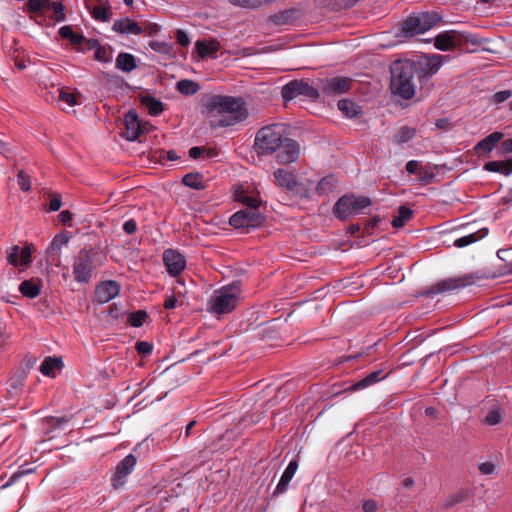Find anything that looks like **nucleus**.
<instances>
[{"label":"nucleus","instance_id":"obj_33","mask_svg":"<svg viewBox=\"0 0 512 512\" xmlns=\"http://www.w3.org/2000/svg\"><path fill=\"white\" fill-rule=\"evenodd\" d=\"M63 367V361L58 357H46L40 365V372L45 376H53L54 370H60Z\"/></svg>","mask_w":512,"mask_h":512},{"label":"nucleus","instance_id":"obj_42","mask_svg":"<svg viewBox=\"0 0 512 512\" xmlns=\"http://www.w3.org/2000/svg\"><path fill=\"white\" fill-rule=\"evenodd\" d=\"M111 10L109 6L97 5L92 8L91 15L95 20L107 22L111 18Z\"/></svg>","mask_w":512,"mask_h":512},{"label":"nucleus","instance_id":"obj_18","mask_svg":"<svg viewBox=\"0 0 512 512\" xmlns=\"http://www.w3.org/2000/svg\"><path fill=\"white\" fill-rule=\"evenodd\" d=\"M459 36L457 30H449L438 34L434 38V46L440 51L459 49Z\"/></svg>","mask_w":512,"mask_h":512},{"label":"nucleus","instance_id":"obj_29","mask_svg":"<svg viewBox=\"0 0 512 512\" xmlns=\"http://www.w3.org/2000/svg\"><path fill=\"white\" fill-rule=\"evenodd\" d=\"M338 185V180L334 175L323 177L316 186V193L319 196L328 195L332 193Z\"/></svg>","mask_w":512,"mask_h":512},{"label":"nucleus","instance_id":"obj_48","mask_svg":"<svg viewBox=\"0 0 512 512\" xmlns=\"http://www.w3.org/2000/svg\"><path fill=\"white\" fill-rule=\"evenodd\" d=\"M288 191L301 198L310 197V188H308L304 183L299 182L297 179L295 180L294 185H292Z\"/></svg>","mask_w":512,"mask_h":512},{"label":"nucleus","instance_id":"obj_47","mask_svg":"<svg viewBox=\"0 0 512 512\" xmlns=\"http://www.w3.org/2000/svg\"><path fill=\"white\" fill-rule=\"evenodd\" d=\"M372 200L367 196L354 195V216L361 213L365 208L372 206Z\"/></svg>","mask_w":512,"mask_h":512},{"label":"nucleus","instance_id":"obj_10","mask_svg":"<svg viewBox=\"0 0 512 512\" xmlns=\"http://www.w3.org/2000/svg\"><path fill=\"white\" fill-rule=\"evenodd\" d=\"M350 433L340 439L329 454V460L343 468L352 464V438Z\"/></svg>","mask_w":512,"mask_h":512},{"label":"nucleus","instance_id":"obj_38","mask_svg":"<svg viewBox=\"0 0 512 512\" xmlns=\"http://www.w3.org/2000/svg\"><path fill=\"white\" fill-rule=\"evenodd\" d=\"M176 88L181 94L186 95V96H191V95L196 94L199 91L200 86L198 83H196L192 80L182 79L177 82Z\"/></svg>","mask_w":512,"mask_h":512},{"label":"nucleus","instance_id":"obj_46","mask_svg":"<svg viewBox=\"0 0 512 512\" xmlns=\"http://www.w3.org/2000/svg\"><path fill=\"white\" fill-rule=\"evenodd\" d=\"M91 42L92 47L95 48V59L99 62L108 63L111 60V57L109 56L107 50L101 45H99L98 40H93Z\"/></svg>","mask_w":512,"mask_h":512},{"label":"nucleus","instance_id":"obj_12","mask_svg":"<svg viewBox=\"0 0 512 512\" xmlns=\"http://www.w3.org/2000/svg\"><path fill=\"white\" fill-rule=\"evenodd\" d=\"M319 88L326 96H339L350 90L352 79L348 77H332L319 80Z\"/></svg>","mask_w":512,"mask_h":512},{"label":"nucleus","instance_id":"obj_60","mask_svg":"<svg viewBox=\"0 0 512 512\" xmlns=\"http://www.w3.org/2000/svg\"><path fill=\"white\" fill-rule=\"evenodd\" d=\"M511 96H512V91L511 90H502V91L496 92L493 95V101L495 103L499 104V103H502V102L506 101Z\"/></svg>","mask_w":512,"mask_h":512},{"label":"nucleus","instance_id":"obj_24","mask_svg":"<svg viewBox=\"0 0 512 512\" xmlns=\"http://www.w3.org/2000/svg\"><path fill=\"white\" fill-rule=\"evenodd\" d=\"M19 292L27 298H36L42 289V281L37 278L24 280L19 285Z\"/></svg>","mask_w":512,"mask_h":512},{"label":"nucleus","instance_id":"obj_14","mask_svg":"<svg viewBox=\"0 0 512 512\" xmlns=\"http://www.w3.org/2000/svg\"><path fill=\"white\" fill-rule=\"evenodd\" d=\"M136 463V457L130 453L117 464L111 478V485L114 489H119L126 483L127 477L133 472Z\"/></svg>","mask_w":512,"mask_h":512},{"label":"nucleus","instance_id":"obj_2","mask_svg":"<svg viewBox=\"0 0 512 512\" xmlns=\"http://www.w3.org/2000/svg\"><path fill=\"white\" fill-rule=\"evenodd\" d=\"M391 94L399 100H411L416 94L415 66L412 59H396L389 67Z\"/></svg>","mask_w":512,"mask_h":512},{"label":"nucleus","instance_id":"obj_58","mask_svg":"<svg viewBox=\"0 0 512 512\" xmlns=\"http://www.w3.org/2000/svg\"><path fill=\"white\" fill-rule=\"evenodd\" d=\"M45 421L54 428H62L64 424L68 423L65 417H47Z\"/></svg>","mask_w":512,"mask_h":512},{"label":"nucleus","instance_id":"obj_40","mask_svg":"<svg viewBox=\"0 0 512 512\" xmlns=\"http://www.w3.org/2000/svg\"><path fill=\"white\" fill-rule=\"evenodd\" d=\"M470 492L468 489H461L460 491L449 495L445 500V508H451L454 505L464 502L469 499Z\"/></svg>","mask_w":512,"mask_h":512},{"label":"nucleus","instance_id":"obj_5","mask_svg":"<svg viewBox=\"0 0 512 512\" xmlns=\"http://www.w3.org/2000/svg\"><path fill=\"white\" fill-rule=\"evenodd\" d=\"M449 58V55L441 54H423L418 59L413 60L415 66V75L422 84L431 79L441 68L443 62Z\"/></svg>","mask_w":512,"mask_h":512},{"label":"nucleus","instance_id":"obj_7","mask_svg":"<svg viewBox=\"0 0 512 512\" xmlns=\"http://www.w3.org/2000/svg\"><path fill=\"white\" fill-rule=\"evenodd\" d=\"M281 95L284 102L291 101L297 97L314 101L320 97V91L308 81L301 79L292 80L285 84L282 88Z\"/></svg>","mask_w":512,"mask_h":512},{"label":"nucleus","instance_id":"obj_37","mask_svg":"<svg viewBox=\"0 0 512 512\" xmlns=\"http://www.w3.org/2000/svg\"><path fill=\"white\" fill-rule=\"evenodd\" d=\"M425 32L436 26L442 17L437 12H422L418 14Z\"/></svg>","mask_w":512,"mask_h":512},{"label":"nucleus","instance_id":"obj_59","mask_svg":"<svg viewBox=\"0 0 512 512\" xmlns=\"http://www.w3.org/2000/svg\"><path fill=\"white\" fill-rule=\"evenodd\" d=\"M177 43L181 46H187L190 43L189 36L182 29H177L175 32Z\"/></svg>","mask_w":512,"mask_h":512},{"label":"nucleus","instance_id":"obj_21","mask_svg":"<svg viewBox=\"0 0 512 512\" xmlns=\"http://www.w3.org/2000/svg\"><path fill=\"white\" fill-rule=\"evenodd\" d=\"M298 469V460L292 459L286 469L284 470L276 488L273 491V496H278L285 493L289 488V483L293 479Z\"/></svg>","mask_w":512,"mask_h":512},{"label":"nucleus","instance_id":"obj_43","mask_svg":"<svg viewBox=\"0 0 512 512\" xmlns=\"http://www.w3.org/2000/svg\"><path fill=\"white\" fill-rule=\"evenodd\" d=\"M354 91L368 97H373L378 93V89L375 85L372 86L370 83L366 85L358 79H354Z\"/></svg>","mask_w":512,"mask_h":512},{"label":"nucleus","instance_id":"obj_31","mask_svg":"<svg viewBox=\"0 0 512 512\" xmlns=\"http://www.w3.org/2000/svg\"><path fill=\"white\" fill-rule=\"evenodd\" d=\"M140 103L148 109L149 114L152 116H157L164 110L163 103L150 95L141 96Z\"/></svg>","mask_w":512,"mask_h":512},{"label":"nucleus","instance_id":"obj_22","mask_svg":"<svg viewBox=\"0 0 512 512\" xmlns=\"http://www.w3.org/2000/svg\"><path fill=\"white\" fill-rule=\"evenodd\" d=\"M112 29L120 34L125 35H140L143 32L142 26L128 17L116 20Z\"/></svg>","mask_w":512,"mask_h":512},{"label":"nucleus","instance_id":"obj_61","mask_svg":"<svg viewBox=\"0 0 512 512\" xmlns=\"http://www.w3.org/2000/svg\"><path fill=\"white\" fill-rule=\"evenodd\" d=\"M67 244V239L63 235H57L54 237L51 243V249L54 251H58L62 248V246Z\"/></svg>","mask_w":512,"mask_h":512},{"label":"nucleus","instance_id":"obj_13","mask_svg":"<svg viewBox=\"0 0 512 512\" xmlns=\"http://www.w3.org/2000/svg\"><path fill=\"white\" fill-rule=\"evenodd\" d=\"M162 260L167 273L171 277L179 276L186 268V258L178 250L173 248L165 249L162 254Z\"/></svg>","mask_w":512,"mask_h":512},{"label":"nucleus","instance_id":"obj_11","mask_svg":"<svg viewBox=\"0 0 512 512\" xmlns=\"http://www.w3.org/2000/svg\"><path fill=\"white\" fill-rule=\"evenodd\" d=\"M423 33H425V29L422 26L418 14H411L398 23V30L395 33V37L399 42H403Z\"/></svg>","mask_w":512,"mask_h":512},{"label":"nucleus","instance_id":"obj_6","mask_svg":"<svg viewBox=\"0 0 512 512\" xmlns=\"http://www.w3.org/2000/svg\"><path fill=\"white\" fill-rule=\"evenodd\" d=\"M483 278L484 275L478 272L465 274L460 277L447 278L432 285L428 290L424 291L422 295L429 296L464 288L473 285L476 281Z\"/></svg>","mask_w":512,"mask_h":512},{"label":"nucleus","instance_id":"obj_20","mask_svg":"<svg viewBox=\"0 0 512 512\" xmlns=\"http://www.w3.org/2000/svg\"><path fill=\"white\" fill-rule=\"evenodd\" d=\"M125 131L122 136L128 141H135L141 134V125L135 111H129L124 117Z\"/></svg>","mask_w":512,"mask_h":512},{"label":"nucleus","instance_id":"obj_23","mask_svg":"<svg viewBox=\"0 0 512 512\" xmlns=\"http://www.w3.org/2000/svg\"><path fill=\"white\" fill-rule=\"evenodd\" d=\"M334 215L341 220L348 219L352 215V195L345 194L333 207Z\"/></svg>","mask_w":512,"mask_h":512},{"label":"nucleus","instance_id":"obj_55","mask_svg":"<svg viewBox=\"0 0 512 512\" xmlns=\"http://www.w3.org/2000/svg\"><path fill=\"white\" fill-rule=\"evenodd\" d=\"M291 18V12L290 11H284L278 14H274L271 16V21L276 25H283L286 24Z\"/></svg>","mask_w":512,"mask_h":512},{"label":"nucleus","instance_id":"obj_30","mask_svg":"<svg viewBox=\"0 0 512 512\" xmlns=\"http://www.w3.org/2000/svg\"><path fill=\"white\" fill-rule=\"evenodd\" d=\"M182 183L195 190H203L206 188L203 174L199 172H190L183 176Z\"/></svg>","mask_w":512,"mask_h":512},{"label":"nucleus","instance_id":"obj_9","mask_svg":"<svg viewBox=\"0 0 512 512\" xmlns=\"http://www.w3.org/2000/svg\"><path fill=\"white\" fill-rule=\"evenodd\" d=\"M94 270L93 255L89 251H81L74 259L73 274L78 283H88Z\"/></svg>","mask_w":512,"mask_h":512},{"label":"nucleus","instance_id":"obj_53","mask_svg":"<svg viewBox=\"0 0 512 512\" xmlns=\"http://www.w3.org/2000/svg\"><path fill=\"white\" fill-rule=\"evenodd\" d=\"M17 181L22 191H29L31 189L30 178L23 170L18 172Z\"/></svg>","mask_w":512,"mask_h":512},{"label":"nucleus","instance_id":"obj_45","mask_svg":"<svg viewBox=\"0 0 512 512\" xmlns=\"http://www.w3.org/2000/svg\"><path fill=\"white\" fill-rule=\"evenodd\" d=\"M148 318V314L144 310H137L131 312L128 317V322L132 327H141L145 320Z\"/></svg>","mask_w":512,"mask_h":512},{"label":"nucleus","instance_id":"obj_32","mask_svg":"<svg viewBox=\"0 0 512 512\" xmlns=\"http://www.w3.org/2000/svg\"><path fill=\"white\" fill-rule=\"evenodd\" d=\"M413 214L414 211L410 207L406 205H401L398 208V215L392 219L391 225L395 229L402 228L405 226L406 222L413 217Z\"/></svg>","mask_w":512,"mask_h":512},{"label":"nucleus","instance_id":"obj_25","mask_svg":"<svg viewBox=\"0 0 512 512\" xmlns=\"http://www.w3.org/2000/svg\"><path fill=\"white\" fill-rule=\"evenodd\" d=\"M449 169L445 164L437 165L427 163L424 167H421V172L419 173V181L423 185L432 184L435 180L436 173L440 170Z\"/></svg>","mask_w":512,"mask_h":512},{"label":"nucleus","instance_id":"obj_4","mask_svg":"<svg viewBox=\"0 0 512 512\" xmlns=\"http://www.w3.org/2000/svg\"><path fill=\"white\" fill-rule=\"evenodd\" d=\"M241 283L233 281L214 291L209 300V311L215 315L227 314L233 311L239 303Z\"/></svg>","mask_w":512,"mask_h":512},{"label":"nucleus","instance_id":"obj_41","mask_svg":"<svg viewBox=\"0 0 512 512\" xmlns=\"http://www.w3.org/2000/svg\"><path fill=\"white\" fill-rule=\"evenodd\" d=\"M416 133L417 130L415 128L402 126L399 128L397 134L395 135V142L397 144L407 143L415 137Z\"/></svg>","mask_w":512,"mask_h":512},{"label":"nucleus","instance_id":"obj_63","mask_svg":"<svg viewBox=\"0 0 512 512\" xmlns=\"http://www.w3.org/2000/svg\"><path fill=\"white\" fill-rule=\"evenodd\" d=\"M362 509L364 512H376L378 509V504L375 500L368 499L364 501Z\"/></svg>","mask_w":512,"mask_h":512},{"label":"nucleus","instance_id":"obj_27","mask_svg":"<svg viewBox=\"0 0 512 512\" xmlns=\"http://www.w3.org/2000/svg\"><path fill=\"white\" fill-rule=\"evenodd\" d=\"M483 169L488 172H496L508 176L512 173V158L503 161H488L484 164Z\"/></svg>","mask_w":512,"mask_h":512},{"label":"nucleus","instance_id":"obj_3","mask_svg":"<svg viewBox=\"0 0 512 512\" xmlns=\"http://www.w3.org/2000/svg\"><path fill=\"white\" fill-rule=\"evenodd\" d=\"M206 107L212 112L228 114V119L222 120L225 126L235 125L248 117L246 103L242 97L212 95L207 99Z\"/></svg>","mask_w":512,"mask_h":512},{"label":"nucleus","instance_id":"obj_34","mask_svg":"<svg viewBox=\"0 0 512 512\" xmlns=\"http://www.w3.org/2000/svg\"><path fill=\"white\" fill-rule=\"evenodd\" d=\"M235 200L237 202H240L244 206H246V208L257 209V210H258V208L260 206V202H261L258 196L250 195L242 189L236 191Z\"/></svg>","mask_w":512,"mask_h":512},{"label":"nucleus","instance_id":"obj_15","mask_svg":"<svg viewBox=\"0 0 512 512\" xmlns=\"http://www.w3.org/2000/svg\"><path fill=\"white\" fill-rule=\"evenodd\" d=\"M35 250L33 245H27L21 248L14 245L7 250V262L12 266H29L32 262V252Z\"/></svg>","mask_w":512,"mask_h":512},{"label":"nucleus","instance_id":"obj_8","mask_svg":"<svg viewBox=\"0 0 512 512\" xmlns=\"http://www.w3.org/2000/svg\"><path fill=\"white\" fill-rule=\"evenodd\" d=\"M265 218L257 209L245 208L235 212L229 219V224L236 228H257Z\"/></svg>","mask_w":512,"mask_h":512},{"label":"nucleus","instance_id":"obj_51","mask_svg":"<svg viewBox=\"0 0 512 512\" xmlns=\"http://www.w3.org/2000/svg\"><path fill=\"white\" fill-rule=\"evenodd\" d=\"M501 421H502V416L498 409L490 410L484 419V423L489 426L499 424Z\"/></svg>","mask_w":512,"mask_h":512},{"label":"nucleus","instance_id":"obj_49","mask_svg":"<svg viewBox=\"0 0 512 512\" xmlns=\"http://www.w3.org/2000/svg\"><path fill=\"white\" fill-rule=\"evenodd\" d=\"M383 218L380 215H375L369 220H365L363 233L366 234H373L374 230L376 228H379L380 224L382 223Z\"/></svg>","mask_w":512,"mask_h":512},{"label":"nucleus","instance_id":"obj_35","mask_svg":"<svg viewBox=\"0 0 512 512\" xmlns=\"http://www.w3.org/2000/svg\"><path fill=\"white\" fill-rule=\"evenodd\" d=\"M488 234L487 228H482L474 233L460 237L455 240L454 245L462 248L483 239Z\"/></svg>","mask_w":512,"mask_h":512},{"label":"nucleus","instance_id":"obj_19","mask_svg":"<svg viewBox=\"0 0 512 512\" xmlns=\"http://www.w3.org/2000/svg\"><path fill=\"white\" fill-rule=\"evenodd\" d=\"M391 371L384 373L383 369H376L365 375H357L358 380L354 381V391L368 388L384 379H386Z\"/></svg>","mask_w":512,"mask_h":512},{"label":"nucleus","instance_id":"obj_17","mask_svg":"<svg viewBox=\"0 0 512 512\" xmlns=\"http://www.w3.org/2000/svg\"><path fill=\"white\" fill-rule=\"evenodd\" d=\"M504 133L500 131L492 132L491 134L480 140L474 147L473 151L479 157L489 154L497 147V144L503 139Z\"/></svg>","mask_w":512,"mask_h":512},{"label":"nucleus","instance_id":"obj_28","mask_svg":"<svg viewBox=\"0 0 512 512\" xmlns=\"http://www.w3.org/2000/svg\"><path fill=\"white\" fill-rule=\"evenodd\" d=\"M273 175L277 185L286 190H289L297 179L293 172L283 168L275 170Z\"/></svg>","mask_w":512,"mask_h":512},{"label":"nucleus","instance_id":"obj_64","mask_svg":"<svg viewBox=\"0 0 512 512\" xmlns=\"http://www.w3.org/2000/svg\"><path fill=\"white\" fill-rule=\"evenodd\" d=\"M500 153L501 154H508L512 153V138H508L506 140H503L500 143Z\"/></svg>","mask_w":512,"mask_h":512},{"label":"nucleus","instance_id":"obj_26","mask_svg":"<svg viewBox=\"0 0 512 512\" xmlns=\"http://www.w3.org/2000/svg\"><path fill=\"white\" fill-rule=\"evenodd\" d=\"M115 67L122 72L130 73L137 68V58L131 53L121 52L116 57Z\"/></svg>","mask_w":512,"mask_h":512},{"label":"nucleus","instance_id":"obj_36","mask_svg":"<svg viewBox=\"0 0 512 512\" xmlns=\"http://www.w3.org/2000/svg\"><path fill=\"white\" fill-rule=\"evenodd\" d=\"M196 52L201 57L204 58L208 55H213L218 52L220 48V44L218 41H211L210 43H205L203 41H197L195 44Z\"/></svg>","mask_w":512,"mask_h":512},{"label":"nucleus","instance_id":"obj_39","mask_svg":"<svg viewBox=\"0 0 512 512\" xmlns=\"http://www.w3.org/2000/svg\"><path fill=\"white\" fill-rule=\"evenodd\" d=\"M458 36H459V40H460L459 41V50L460 51H466L467 50L466 45L468 43H471L474 46H480L482 44V39L479 38V36L476 34H470V33L458 31Z\"/></svg>","mask_w":512,"mask_h":512},{"label":"nucleus","instance_id":"obj_44","mask_svg":"<svg viewBox=\"0 0 512 512\" xmlns=\"http://www.w3.org/2000/svg\"><path fill=\"white\" fill-rule=\"evenodd\" d=\"M46 9L53 11V13H54V20L56 22H63L66 19L65 7L62 4V2H59V1L51 2L50 1V4L47 5Z\"/></svg>","mask_w":512,"mask_h":512},{"label":"nucleus","instance_id":"obj_57","mask_svg":"<svg viewBox=\"0 0 512 512\" xmlns=\"http://www.w3.org/2000/svg\"><path fill=\"white\" fill-rule=\"evenodd\" d=\"M149 46L153 51L158 53H168L170 49L167 43L160 41H151Z\"/></svg>","mask_w":512,"mask_h":512},{"label":"nucleus","instance_id":"obj_1","mask_svg":"<svg viewBox=\"0 0 512 512\" xmlns=\"http://www.w3.org/2000/svg\"><path fill=\"white\" fill-rule=\"evenodd\" d=\"M254 147L262 156L277 152L276 160L282 165L295 162L300 155V145L288 137L286 127L282 123L266 125L259 129L255 136Z\"/></svg>","mask_w":512,"mask_h":512},{"label":"nucleus","instance_id":"obj_54","mask_svg":"<svg viewBox=\"0 0 512 512\" xmlns=\"http://www.w3.org/2000/svg\"><path fill=\"white\" fill-rule=\"evenodd\" d=\"M338 109L348 118L352 117V101L349 99H341L338 101Z\"/></svg>","mask_w":512,"mask_h":512},{"label":"nucleus","instance_id":"obj_16","mask_svg":"<svg viewBox=\"0 0 512 512\" xmlns=\"http://www.w3.org/2000/svg\"><path fill=\"white\" fill-rule=\"evenodd\" d=\"M120 284L114 280H108L97 285L94 293L95 301L104 304L114 299L120 293Z\"/></svg>","mask_w":512,"mask_h":512},{"label":"nucleus","instance_id":"obj_50","mask_svg":"<svg viewBox=\"0 0 512 512\" xmlns=\"http://www.w3.org/2000/svg\"><path fill=\"white\" fill-rule=\"evenodd\" d=\"M50 0H28L26 6L29 13H38L47 8Z\"/></svg>","mask_w":512,"mask_h":512},{"label":"nucleus","instance_id":"obj_56","mask_svg":"<svg viewBox=\"0 0 512 512\" xmlns=\"http://www.w3.org/2000/svg\"><path fill=\"white\" fill-rule=\"evenodd\" d=\"M135 349L139 354L147 355L152 352L153 346L147 341H138Z\"/></svg>","mask_w":512,"mask_h":512},{"label":"nucleus","instance_id":"obj_52","mask_svg":"<svg viewBox=\"0 0 512 512\" xmlns=\"http://www.w3.org/2000/svg\"><path fill=\"white\" fill-rule=\"evenodd\" d=\"M58 99L67 103L69 106H75L77 104V97L74 93L65 91L63 89L59 90Z\"/></svg>","mask_w":512,"mask_h":512},{"label":"nucleus","instance_id":"obj_62","mask_svg":"<svg viewBox=\"0 0 512 512\" xmlns=\"http://www.w3.org/2000/svg\"><path fill=\"white\" fill-rule=\"evenodd\" d=\"M123 231L129 235L134 234L137 231V222L134 219H128L123 224Z\"/></svg>","mask_w":512,"mask_h":512}]
</instances>
